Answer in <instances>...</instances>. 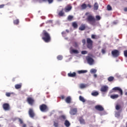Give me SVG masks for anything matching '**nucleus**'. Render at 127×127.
<instances>
[{"mask_svg":"<svg viewBox=\"0 0 127 127\" xmlns=\"http://www.w3.org/2000/svg\"><path fill=\"white\" fill-rule=\"evenodd\" d=\"M27 102L30 106H33V105H34L35 100L32 97H29L27 98Z\"/></svg>","mask_w":127,"mask_h":127,"instance_id":"5","label":"nucleus"},{"mask_svg":"<svg viewBox=\"0 0 127 127\" xmlns=\"http://www.w3.org/2000/svg\"><path fill=\"white\" fill-rule=\"evenodd\" d=\"M110 98H111V99H118V98H119V95L118 94H115V95H111Z\"/></svg>","mask_w":127,"mask_h":127,"instance_id":"24","label":"nucleus"},{"mask_svg":"<svg viewBox=\"0 0 127 127\" xmlns=\"http://www.w3.org/2000/svg\"><path fill=\"white\" fill-rule=\"evenodd\" d=\"M74 17L72 15H68V17H67V20H68L69 21H72V19H73V18Z\"/></svg>","mask_w":127,"mask_h":127,"instance_id":"30","label":"nucleus"},{"mask_svg":"<svg viewBox=\"0 0 127 127\" xmlns=\"http://www.w3.org/2000/svg\"><path fill=\"white\" fill-rule=\"evenodd\" d=\"M66 32H69V30H66Z\"/></svg>","mask_w":127,"mask_h":127,"instance_id":"58","label":"nucleus"},{"mask_svg":"<svg viewBox=\"0 0 127 127\" xmlns=\"http://www.w3.org/2000/svg\"><path fill=\"white\" fill-rule=\"evenodd\" d=\"M85 15L87 16L86 18V21L90 24H91V25H95L96 24V21H99V20H101V16L96 15L95 18V16L92 14H90V12H87L85 13Z\"/></svg>","mask_w":127,"mask_h":127,"instance_id":"1","label":"nucleus"},{"mask_svg":"<svg viewBox=\"0 0 127 127\" xmlns=\"http://www.w3.org/2000/svg\"><path fill=\"white\" fill-rule=\"evenodd\" d=\"M71 9H72V6H67L65 8V12H68V11H70Z\"/></svg>","mask_w":127,"mask_h":127,"instance_id":"18","label":"nucleus"},{"mask_svg":"<svg viewBox=\"0 0 127 127\" xmlns=\"http://www.w3.org/2000/svg\"><path fill=\"white\" fill-rule=\"evenodd\" d=\"M39 109L43 113H46L49 111V108H48V106L46 105V104H43L41 105L39 107Z\"/></svg>","mask_w":127,"mask_h":127,"instance_id":"3","label":"nucleus"},{"mask_svg":"<svg viewBox=\"0 0 127 127\" xmlns=\"http://www.w3.org/2000/svg\"><path fill=\"white\" fill-rule=\"evenodd\" d=\"M43 1H48L49 3H52L53 2V0H42Z\"/></svg>","mask_w":127,"mask_h":127,"instance_id":"39","label":"nucleus"},{"mask_svg":"<svg viewBox=\"0 0 127 127\" xmlns=\"http://www.w3.org/2000/svg\"><path fill=\"white\" fill-rule=\"evenodd\" d=\"M79 99V100L81 101V102H82V103H85V102H86V100H85V98L82 97V96H80Z\"/></svg>","mask_w":127,"mask_h":127,"instance_id":"26","label":"nucleus"},{"mask_svg":"<svg viewBox=\"0 0 127 127\" xmlns=\"http://www.w3.org/2000/svg\"><path fill=\"white\" fill-rule=\"evenodd\" d=\"M72 26L73 27V28H78V24L76 22H72Z\"/></svg>","mask_w":127,"mask_h":127,"instance_id":"25","label":"nucleus"},{"mask_svg":"<svg viewBox=\"0 0 127 127\" xmlns=\"http://www.w3.org/2000/svg\"><path fill=\"white\" fill-rule=\"evenodd\" d=\"M5 95H6V97H10L11 95V93H10V92H6L5 93Z\"/></svg>","mask_w":127,"mask_h":127,"instance_id":"41","label":"nucleus"},{"mask_svg":"<svg viewBox=\"0 0 127 127\" xmlns=\"http://www.w3.org/2000/svg\"><path fill=\"white\" fill-rule=\"evenodd\" d=\"M114 79L115 77L113 76H110L108 78V81H109V82H112V81H114Z\"/></svg>","mask_w":127,"mask_h":127,"instance_id":"27","label":"nucleus"},{"mask_svg":"<svg viewBox=\"0 0 127 127\" xmlns=\"http://www.w3.org/2000/svg\"><path fill=\"white\" fill-rule=\"evenodd\" d=\"M22 127H26V124H23Z\"/></svg>","mask_w":127,"mask_h":127,"instance_id":"54","label":"nucleus"},{"mask_svg":"<svg viewBox=\"0 0 127 127\" xmlns=\"http://www.w3.org/2000/svg\"><path fill=\"white\" fill-rule=\"evenodd\" d=\"M90 72L91 74H95V73L97 72V70L96 69L92 68L90 70Z\"/></svg>","mask_w":127,"mask_h":127,"instance_id":"32","label":"nucleus"},{"mask_svg":"<svg viewBox=\"0 0 127 127\" xmlns=\"http://www.w3.org/2000/svg\"><path fill=\"white\" fill-rule=\"evenodd\" d=\"M109 90V87L108 86L106 85H103L101 87L100 91L101 92H103V93H106Z\"/></svg>","mask_w":127,"mask_h":127,"instance_id":"10","label":"nucleus"},{"mask_svg":"<svg viewBox=\"0 0 127 127\" xmlns=\"http://www.w3.org/2000/svg\"><path fill=\"white\" fill-rule=\"evenodd\" d=\"M91 95L93 97H97V96L99 95V92H98L97 91H93L91 93Z\"/></svg>","mask_w":127,"mask_h":127,"instance_id":"21","label":"nucleus"},{"mask_svg":"<svg viewBox=\"0 0 127 127\" xmlns=\"http://www.w3.org/2000/svg\"><path fill=\"white\" fill-rule=\"evenodd\" d=\"M91 38H92V39H95V38H96V35H92Z\"/></svg>","mask_w":127,"mask_h":127,"instance_id":"47","label":"nucleus"},{"mask_svg":"<svg viewBox=\"0 0 127 127\" xmlns=\"http://www.w3.org/2000/svg\"><path fill=\"white\" fill-rule=\"evenodd\" d=\"M87 53H88V52L86 51H82L81 52V54H82L83 55H85V54H87Z\"/></svg>","mask_w":127,"mask_h":127,"instance_id":"42","label":"nucleus"},{"mask_svg":"<svg viewBox=\"0 0 127 127\" xmlns=\"http://www.w3.org/2000/svg\"><path fill=\"white\" fill-rule=\"evenodd\" d=\"M113 90L114 91H119L120 95L121 96H123V90H122L121 89V88H120L119 87H115L113 88Z\"/></svg>","mask_w":127,"mask_h":127,"instance_id":"13","label":"nucleus"},{"mask_svg":"<svg viewBox=\"0 0 127 127\" xmlns=\"http://www.w3.org/2000/svg\"><path fill=\"white\" fill-rule=\"evenodd\" d=\"M78 46V44H77V43H74V47H77Z\"/></svg>","mask_w":127,"mask_h":127,"instance_id":"50","label":"nucleus"},{"mask_svg":"<svg viewBox=\"0 0 127 127\" xmlns=\"http://www.w3.org/2000/svg\"><path fill=\"white\" fill-rule=\"evenodd\" d=\"M125 95L127 96V92H125Z\"/></svg>","mask_w":127,"mask_h":127,"instance_id":"57","label":"nucleus"},{"mask_svg":"<svg viewBox=\"0 0 127 127\" xmlns=\"http://www.w3.org/2000/svg\"><path fill=\"white\" fill-rule=\"evenodd\" d=\"M68 77H71L72 78H74V77H76V72H73L72 73L70 72L67 74Z\"/></svg>","mask_w":127,"mask_h":127,"instance_id":"15","label":"nucleus"},{"mask_svg":"<svg viewBox=\"0 0 127 127\" xmlns=\"http://www.w3.org/2000/svg\"><path fill=\"white\" fill-rule=\"evenodd\" d=\"M124 55L125 57H127V50L124 51Z\"/></svg>","mask_w":127,"mask_h":127,"instance_id":"45","label":"nucleus"},{"mask_svg":"<svg viewBox=\"0 0 127 127\" xmlns=\"http://www.w3.org/2000/svg\"><path fill=\"white\" fill-rule=\"evenodd\" d=\"M93 6L94 10H98V9L99 8V4L97 2L94 3Z\"/></svg>","mask_w":127,"mask_h":127,"instance_id":"19","label":"nucleus"},{"mask_svg":"<svg viewBox=\"0 0 127 127\" xmlns=\"http://www.w3.org/2000/svg\"><path fill=\"white\" fill-rule=\"evenodd\" d=\"M107 10H112V6H111V5H107Z\"/></svg>","mask_w":127,"mask_h":127,"instance_id":"40","label":"nucleus"},{"mask_svg":"<svg viewBox=\"0 0 127 127\" xmlns=\"http://www.w3.org/2000/svg\"><path fill=\"white\" fill-rule=\"evenodd\" d=\"M93 76L94 77V78H97V75L96 74H94L93 75Z\"/></svg>","mask_w":127,"mask_h":127,"instance_id":"52","label":"nucleus"},{"mask_svg":"<svg viewBox=\"0 0 127 127\" xmlns=\"http://www.w3.org/2000/svg\"><path fill=\"white\" fill-rule=\"evenodd\" d=\"M64 125L66 127H70V126H71V124L68 120H65L64 121Z\"/></svg>","mask_w":127,"mask_h":127,"instance_id":"17","label":"nucleus"},{"mask_svg":"<svg viewBox=\"0 0 127 127\" xmlns=\"http://www.w3.org/2000/svg\"><path fill=\"white\" fill-rule=\"evenodd\" d=\"M87 6H88V7H89V8H91V7H92V5H91V4H87Z\"/></svg>","mask_w":127,"mask_h":127,"instance_id":"49","label":"nucleus"},{"mask_svg":"<svg viewBox=\"0 0 127 127\" xmlns=\"http://www.w3.org/2000/svg\"><path fill=\"white\" fill-rule=\"evenodd\" d=\"M71 54H72V53H74V54H78L79 53V51L77 50H74L72 49L70 51Z\"/></svg>","mask_w":127,"mask_h":127,"instance_id":"22","label":"nucleus"},{"mask_svg":"<svg viewBox=\"0 0 127 127\" xmlns=\"http://www.w3.org/2000/svg\"><path fill=\"white\" fill-rule=\"evenodd\" d=\"M19 122L21 125H22L23 124V121L22 120L19 119Z\"/></svg>","mask_w":127,"mask_h":127,"instance_id":"43","label":"nucleus"},{"mask_svg":"<svg viewBox=\"0 0 127 127\" xmlns=\"http://www.w3.org/2000/svg\"><path fill=\"white\" fill-rule=\"evenodd\" d=\"M85 29H86V25L85 24H82L79 27V30L82 31L83 30H85Z\"/></svg>","mask_w":127,"mask_h":127,"instance_id":"16","label":"nucleus"},{"mask_svg":"<svg viewBox=\"0 0 127 127\" xmlns=\"http://www.w3.org/2000/svg\"><path fill=\"white\" fill-rule=\"evenodd\" d=\"M0 127H1V125H0Z\"/></svg>","mask_w":127,"mask_h":127,"instance_id":"59","label":"nucleus"},{"mask_svg":"<svg viewBox=\"0 0 127 127\" xmlns=\"http://www.w3.org/2000/svg\"><path fill=\"white\" fill-rule=\"evenodd\" d=\"M65 102L67 104H70L71 103V97L68 96L65 99Z\"/></svg>","mask_w":127,"mask_h":127,"instance_id":"20","label":"nucleus"},{"mask_svg":"<svg viewBox=\"0 0 127 127\" xmlns=\"http://www.w3.org/2000/svg\"><path fill=\"white\" fill-rule=\"evenodd\" d=\"M4 6V4L0 5V8H2Z\"/></svg>","mask_w":127,"mask_h":127,"instance_id":"48","label":"nucleus"},{"mask_svg":"<svg viewBox=\"0 0 127 127\" xmlns=\"http://www.w3.org/2000/svg\"><path fill=\"white\" fill-rule=\"evenodd\" d=\"M80 89H84V88H86V85L84 84H81L80 85Z\"/></svg>","mask_w":127,"mask_h":127,"instance_id":"37","label":"nucleus"},{"mask_svg":"<svg viewBox=\"0 0 127 127\" xmlns=\"http://www.w3.org/2000/svg\"><path fill=\"white\" fill-rule=\"evenodd\" d=\"M61 98H62V99L63 100V99H64L65 98V96H64V95H62V96H61Z\"/></svg>","mask_w":127,"mask_h":127,"instance_id":"51","label":"nucleus"},{"mask_svg":"<svg viewBox=\"0 0 127 127\" xmlns=\"http://www.w3.org/2000/svg\"><path fill=\"white\" fill-rule=\"evenodd\" d=\"M82 42L83 45H85V44H86V40L85 39H83L82 40Z\"/></svg>","mask_w":127,"mask_h":127,"instance_id":"44","label":"nucleus"},{"mask_svg":"<svg viewBox=\"0 0 127 127\" xmlns=\"http://www.w3.org/2000/svg\"><path fill=\"white\" fill-rule=\"evenodd\" d=\"M3 109L4 111H9V104L8 103H4L2 105Z\"/></svg>","mask_w":127,"mask_h":127,"instance_id":"12","label":"nucleus"},{"mask_svg":"<svg viewBox=\"0 0 127 127\" xmlns=\"http://www.w3.org/2000/svg\"><path fill=\"white\" fill-rule=\"evenodd\" d=\"M102 53H103V54H105V53H106V50L103 49L102 50Z\"/></svg>","mask_w":127,"mask_h":127,"instance_id":"46","label":"nucleus"},{"mask_svg":"<svg viewBox=\"0 0 127 127\" xmlns=\"http://www.w3.org/2000/svg\"><path fill=\"white\" fill-rule=\"evenodd\" d=\"M60 119H61V120H65V119H66V116H65L64 115H62L60 116Z\"/></svg>","mask_w":127,"mask_h":127,"instance_id":"38","label":"nucleus"},{"mask_svg":"<svg viewBox=\"0 0 127 127\" xmlns=\"http://www.w3.org/2000/svg\"><path fill=\"white\" fill-rule=\"evenodd\" d=\"M78 121L80 124V125H85L86 122L85 120L83 118V117H79L78 118Z\"/></svg>","mask_w":127,"mask_h":127,"instance_id":"14","label":"nucleus"},{"mask_svg":"<svg viewBox=\"0 0 127 127\" xmlns=\"http://www.w3.org/2000/svg\"><path fill=\"white\" fill-rule=\"evenodd\" d=\"M111 54L113 57H119L120 56V52L118 50L112 51Z\"/></svg>","mask_w":127,"mask_h":127,"instance_id":"8","label":"nucleus"},{"mask_svg":"<svg viewBox=\"0 0 127 127\" xmlns=\"http://www.w3.org/2000/svg\"><path fill=\"white\" fill-rule=\"evenodd\" d=\"M88 72V70H78L77 72L78 74H84V73H87Z\"/></svg>","mask_w":127,"mask_h":127,"instance_id":"23","label":"nucleus"},{"mask_svg":"<svg viewBox=\"0 0 127 127\" xmlns=\"http://www.w3.org/2000/svg\"><path fill=\"white\" fill-rule=\"evenodd\" d=\"M59 15L60 16H63V15H64V12H63V10L60 11L59 12Z\"/></svg>","mask_w":127,"mask_h":127,"instance_id":"33","label":"nucleus"},{"mask_svg":"<svg viewBox=\"0 0 127 127\" xmlns=\"http://www.w3.org/2000/svg\"><path fill=\"white\" fill-rule=\"evenodd\" d=\"M124 11H127V7L124 8Z\"/></svg>","mask_w":127,"mask_h":127,"instance_id":"55","label":"nucleus"},{"mask_svg":"<svg viewBox=\"0 0 127 127\" xmlns=\"http://www.w3.org/2000/svg\"><path fill=\"white\" fill-rule=\"evenodd\" d=\"M62 34L63 35H64V34H66V32H62Z\"/></svg>","mask_w":127,"mask_h":127,"instance_id":"53","label":"nucleus"},{"mask_svg":"<svg viewBox=\"0 0 127 127\" xmlns=\"http://www.w3.org/2000/svg\"><path fill=\"white\" fill-rule=\"evenodd\" d=\"M54 126L55 127H59V124L58 122H56L55 121L54 122Z\"/></svg>","mask_w":127,"mask_h":127,"instance_id":"35","label":"nucleus"},{"mask_svg":"<svg viewBox=\"0 0 127 127\" xmlns=\"http://www.w3.org/2000/svg\"><path fill=\"white\" fill-rule=\"evenodd\" d=\"M86 60L89 65H93L95 62L94 59L89 56L86 57Z\"/></svg>","mask_w":127,"mask_h":127,"instance_id":"6","label":"nucleus"},{"mask_svg":"<svg viewBox=\"0 0 127 127\" xmlns=\"http://www.w3.org/2000/svg\"><path fill=\"white\" fill-rule=\"evenodd\" d=\"M41 36L42 37V39L46 43H49L51 41V36L50 34L45 30L43 31Z\"/></svg>","mask_w":127,"mask_h":127,"instance_id":"2","label":"nucleus"},{"mask_svg":"<svg viewBox=\"0 0 127 127\" xmlns=\"http://www.w3.org/2000/svg\"><path fill=\"white\" fill-rule=\"evenodd\" d=\"M86 42L87 44V48H88L89 49H92L93 48L92 40L91 39L88 38L86 39Z\"/></svg>","mask_w":127,"mask_h":127,"instance_id":"4","label":"nucleus"},{"mask_svg":"<svg viewBox=\"0 0 127 127\" xmlns=\"http://www.w3.org/2000/svg\"><path fill=\"white\" fill-rule=\"evenodd\" d=\"M21 86H22V84H16L15 85V88L16 89H20L21 88Z\"/></svg>","mask_w":127,"mask_h":127,"instance_id":"28","label":"nucleus"},{"mask_svg":"<svg viewBox=\"0 0 127 127\" xmlns=\"http://www.w3.org/2000/svg\"><path fill=\"white\" fill-rule=\"evenodd\" d=\"M117 116H120V114H119V113H116V116H117Z\"/></svg>","mask_w":127,"mask_h":127,"instance_id":"56","label":"nucleus"},{"mask_svg":"<svg viewBox=\"0 0 127 127\" xmlns=\"http://www.w3.org/2000/svg\"><path fill=\"white\" fill-rule=\"evenodd\" d=\"M95 109L97 110V111H99L100 112H103L104 111V107L101 105H96L95 107Z\"/></svg>","mask_w":127,"mask_h":127,"instance_id":"11","label":"nucleus"},{"mask_svg":"<svg viewBox=\"0 0 127 127\" xmlns=\"http://www.w3.org/2000/svg\"><path fill=\"white\" fill-rule=\"evenodd\" d=\"M121 108H122V106H121V105H117L116 106V109L117 111H119V110H121Z\"/></svg>","mask_w":127,"mask_h":127,"instance_id":"34","label":"nucleus"},{"mask_svg":"<svg viewBox=\"0 0 127 127\" xmlns=\"http://www.w3.org/2000/svg\"><path fill=\"white\" fill-rule=\"evenodd\" d=\"M78 112V109L77 108H72L70 109L69 111V114L71 116H75V115H77V112Z\"/></svg>","mask_w":127,"mask_h":127,"instance_id":"7","label":"nucleus"},{"mask_svg":"<svg viewBox=\"0 0 127 127\" xmlns=\"http://www.w3.org/2000/svg\"><path fill=\"white\" fill-rule=\"evenodd\" d=\"M81 8L82 9H86L87 8V4L85 3H83L81 5Z\"/></svg>","mask_w":127,"mask_h":127,"instance_id":"31","label":"nucleus"},{"mask_svg":"<svg viewBox=\"0 0 127 127\" xmlns=\"http://www.w3.org/2000/svg\"><path fill=\"white\" fill-rule=\"evenodd\" d=\"M14 24H15L16 25H17L19 23V20L18 19H17L16 20H14L13 21Z\"/></svg>","mask_w":127,"mask_h":127,"instance_id":"29","label":"nucleus"},{"mask_svg":"<svg viewBox=\"0 0 127 127\" xmlns=\"http://www.w3.org/2000/svg\"><path fill=\"white\" fill-rule=\"evenodd\" d=\"M58 60H62L63 59V57L61 55H59L57 57Z\"/></svg>","mask_w":127,"mask_h":127,"instance_id":"36","label":"nucleus"},{"mask_svg":"<svg viewBox=\"0 0 127 127\" xmlns=\"http://www.w3.org/2000/svg\"><path fill=\"white\" fill-rule=\"evenodd\" d=\"M28 114H29V117L32 119H33V118L35 117V113H34V112L33 111V109L31 108L29 110Z\"/></svg>","mask_w":127,"mask_h":127,"instance_id":"9","label":"nucleus"}]
</instances>
